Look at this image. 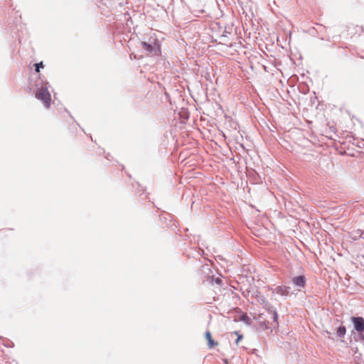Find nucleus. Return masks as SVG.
Listing matches in <instances>:
<instances>
[{
    "instance_id": "1",
    "label": "nucleus",
    "mask_w": 364,
    "mask_h": 364,
    "mask_svg": "<svg viewBox=\"0 0 364 364\" xmlns=\"http://www.w3.org/2000/svg\"><path fill=\"white\" fill-rule=\"evenodd\" d=\"M48 82L36 83L37 90L35 93V97L40 100L45 107L48 108L50 106L51 96L48 91Z\"/></svg>"
},
{
    "instance_id": "2",
    "label": "nucleus",
    "mask_w": 364,
    "mask_h": 364,
    "mask_svg": "<svg viewBox=\"0 0 364 364\" xmlns=\"http://www.w3.org/2000/svg\"><path fill=\"white\" fill-rule=\"evenodd\" d=\"M257 301L265 309L267 314V317H269V319H272L275 322L274 323L277 324L279 316L276 308L263 295L257 296Z\"/></svg>"
},
{
    "instance_id": "3",
    "label": "nucleus",
    "mask_w": 364,
    "mask_h": 364,
    "mask_svg": "<svg viewBox=\"0 0 364 364\" xmlns=\"http://www.w3.org/2000/svg\"><path fill=\"white\" fill-rule=\"evenodd\" d=\"M140 44L142 49H144L147 53V54L151 55H159L161 53L160 46L156 42L151 43L146 41H141Z\"/></svg>"
},
{
    "instance_id": "4",
    "label": "nucleus",
    "mask_w": 364,
    "mask_h": 364,
    "mask_svg": "<svg viewBox=\"0 0 364 364\" xmlns=\"http://www.w3.org/2000/svg\"><path fill=\"white\" fill-rule=\"evenodd\" d=\"M350 321L353 325V331H352V333L355 331L358 333L364 331V318L363 316H352L350 317Z\"/></svg>"
},
{
    "instance_id": "5",
    "label": "nucleus",
    "mask_w": 364,
    "mask_h": 364,
    "mask_svg": "<svg viewBox=\"0 0 364 364\" xmlns=\"http://www.w3.org/2000/svg\"><path fill=\"white\" fill-rule=\"evenodd\" d=\"M272 321H269L268 319H264L263 321H259V326L264 330H271L275 329L279 326V321L277 320V324L274 323V321L271 319Z\"/></svg>"
},
{
    "instance_id": "6",
    "label": "nucleus",
    "mask_w": 364,
    "mask_h": 364,
    "mask_svg": "<svg viewBox=\"0 0 364 364\" xmlns=\"http://www.w3.org/2000/svg\"><path fill=\"white\" fill-rule=\"evenodd\" d=\"M291 287L288 286H277L273 289V293L282 296H287L290 294Z\"/></svg>"
},
{
    "instance_id": "7",
    "label": "nucleus",
    "mask_w": 364,
    "mask_h": 364,
    "mask_svg": "<svg viewBox=\"0 0 364 364\" xmlns=\"http://www.w3.org/2000/svg\"><path fill=\"white\" fill-rule=\"evenodd\" d=\"M292 283L295 287L304 288L306 284V278L304 275H299L292 278Z\"/></svg>"
},
{
    "instance_id": "8",
    "label": "nucleus",
    "mask_w": 364,
    "mask_h": 364,
    "mask_svg": "<svg viewBox=\"0 0 364 364\" xmlns=\"http://www.w3.org/2000/svg\"><path fill=\"white\" fill-rule=\"evenodd\" d=\"M205 338L208 341V346L209 348H213L218 345V343L212 338L211 333L209 331H206Z\"/></svg>"
},
{
    "instance_id": "9",
    "label": "nucleus",
    "mask_w": 364,
    "mask_h": 364,
    "mask_svg": "<svg viewBox=\"0 0 364 364\" xmlns=\"http://www.w3.org/2000/svg\"><path fill=\"white\" fill-rule=\"evenodd\" d=\"M159 218L161 221H164L166 225H171V223L173 220V216L169 213H164L159 215Z\"/></svg>"
},
{
    "instance_id": "10",
    "label": "nucleus",
    "mask_w": 364,
    "mask_h": 364,
    "mask_svg": "<svg viewBox=\"0 0 364 364\" xmlns=\"http://www.w3.org/2000/svg\"><path fill=\"white\" fill-rule=\"evenodd\" d=\"M336 333L338 338H342L346 333V328L344 325L341 324L336 328Z\"/></svg>"
},
{
    "instance_id": "11",
    "label": "nucleus",
    "mask_w": 364,
    "mask_h": 364,
    "mask_svg": "<svg viewBox=\"0 0 364 364\" xmlns=\"http://www.w3.org/2000/svg\"><path fill=\"white\" fill-rule=\"evenodd\" d=\"M240 320L243 321L244 323H245L247 325H250L252 323L251 318L248 316V315L246 313H242L240 316Z\"/></svg>"
},
{
    "instance_id": "12",
    "label": "nucleus",
    "mask_w": 364,
    "mask_h": 364,
    "mask_svg": "<svg viewBox=\"0 0 364 364\" xmlns=\"http://www.w3.org/2000/svg\"><path fill=\"white\" fill-rule=\"evenodd\" d=\"M34 67H35V71L36 73H39L40 72V69L43 68L44 67V65H43V63L41 61L40 63H35L34 64Z\"/></svg>"
},
{
    "instance_id": "13",
    "label": "nucleus",
    "mask_w": 364,
    "mask_h": 364,
    "mask_svg": "<svg viewBox=\"0 0 364 364\" xmlns=\"http://www.w3.org/2000/svg\"><path fill=\"white\" fill-rule=\"evenodd\" d=\"M234 334L237 336V339L235 340V344L238 345L239 342L242 339L243 336L240 334L238 331H234Z\"/></svg>"
},
{
    "instance_id": "14",
    "label": "nucleus",
    "mask_w": 364,
    "mask_h": 364,
    "mask_svg": "<svg viewBox=\"0 0 364 364\" xmlns=\"http://www.w3.org/2000/svg\"><path fill=\"white\" fill-rule=\"evenodd\" d=\"M358 341L363 344L364 347V331L358 333Z\"/></svg>"
},
{
    "instance_id": "15",
    "label": "nucleus",
    "mask_w": 364,
    "mask_h": 364,
    "mask_svg": "<svg viewBox=\"0 0 364 364\" xmlns=\"http://www.w3.org/2000/svg\"><path fill=\"white\" fill-rule=\"evenodd\" d=\"M355 233L359 234L358 237H361V238L364 239V230L358 229L355 230Z\"/></svg>"
},
{
    "instance_id": "16",
    "label": "nucleus",
    "mask_w": 364,
    "mask_h": 364,
    "mask_svg": "<svg viewBox=\"0 0 364 364\" xmlns=\"http://www.w3.org/2000/svg\"><path fill=\"white\" fill-rule=\"evenodd\" d=\"M213 282L218 285H221L223 283V280L220 277L213 278Z\"/></svg>"
},
{
    "instance_id": "17",
    "label": "nucleus",
    "mask_w": 364,
    "mask_h": 364,
    "mask_svg": "<svg viewBox=\"0 0 364 364\" xmlns=\"http://www.w3.org/2000/svg\"><path fill=\"white\" fill-rule=\"evenodd\" d=\"M358 235L359 234L358 233H355V230L353 232V236H352V239L354 240H357L358 239H359L360 237H358Z\"/></svg>"
},
{
    "instance_id": "18",
    "label": "nucleus",
    "mask_w": 364,
    "mask_h": 364,
    "mask_svg": "<svg viewBox=\"0 0 364 364\" xmlns=\"http://www.w3.org/2000/svg\"><path fill=\"white\" fill-rule=\"evenodd\" d=\"M223 363L224 364H229V361L228 360V359H223Z\"/></svg>"
},
{
    "instance_id": "19",
    "label": "nucleus",
    "mask_w": 364,
    "mask_h": 364,
    "mask_svg": "<svg viewBox=\"0 0 364 364\" xmlns=\"http://www.w3.org/2000/svg\"><path fill=\"white\" fill-rule=\"evenodd\" d=\"M226 36H226V34L223 33V34L221 36V38H225V37H226Z\"/></svg>"
},
{
    "instance_id": "20",
    "label": "nucleus",
    "mask_w": 364,
    "mask_h": 364,
    "mask_svg": "<svg viewBox=\"0 0 364 364\" xmlns=\"http://www.w3.org/2000/svg\"><path fill=\"white\" fill-rule=\"evenodd\" d=\"M109 154H108V155L105 156V157H106V159H108V160L109 159Z\"/></svg>"
}]
</instances>
